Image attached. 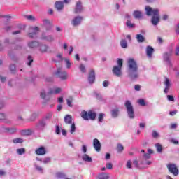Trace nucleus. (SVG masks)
Segmentation results:
<instances>
[{
  "instance_id": "24",
  "label": "nucleus",
  "mask_w": 179,
  "mask_h": 179,
  "mask_svg": "<svg viewBox=\"0 0 179 179\" xmlns=\"http://www.w3.org/2000/svg\"><path fill=\"white\" fill-rule=\"evenodd\" d=\"M55 6L57 10H62V9H64V2L61 1H56L55 3Z\"/></svg>"
},
{
  "instance_id": "11",
  "label": "nucleus",
  "mask_w": 179,
  "mask_h": 179,
  "mask_svg": "<svg viewBox=\"0 0 179 179\" xmlns=\"http://www.w3.org/2000/svg\"><path fill=\"white\" fill-rule=\"evenodd\" d=\"M32 32L28 34L29 38H36L37 37V33L40 31V29L37 27L31 28Z\"/></svg>"
},
{
  "instance_id": "40",
  "label": "nucleus",
  "mask_w": 179,
  "mask_h": 179,
  "mask_svg": "<svg viewBox=\"0 0 179 179\" xmlns=\"http://www.w3.org/2000/svg\"><path fill=\"white\" fill-rule=\"evenodd\" d=\"M120 45H121L122 48H127L128 47V43L127 42V41L125 39H122L120 41Z\"/></svg>"
},
{
  "instance_id": "2",
  "label": "nucleus",
  "mask_w": 179,
  "mask_h": 179,
  "mask_svg": "<svg viewBox=\"0 0 179 179\" xmlns=\"http://www.w3.org/2000/svg\"><path fill=\"white\" fill-rule=\"evenodd\" d=\"M145 13L147 16H152L151 18V23L153 26H157L160 22V15H159V9L152 8L149 6H145Z\"/></svg>"
},
{
  "instance_id": "31",
  "label": "nucleus",
  "mask_w": 179,
  "mask_h": 179,
  "mask_svg": "<svg viewBox=\"0 0 179 179\" xmlns=\"http://www.w3.org/2000/svg\"><path fill=\"white\" fill-rule=\"evenodd\" d=\"M64 62L66 69H71V66H72V63L71 62V60L66 57L64 58Z\"/></svg>"
},
{
  "instance_id": "1",
  "label": "nucleus",
  "mask_w": 179,
  "mask_h": 179,
  "mask_svg": "<svg viewBox=\"0 0 179 179\" xmlns=\"http://www.w3.org/2000/svg\"><path fill=\"white\" fill-rule=\"evenodd\" d=\"M129 77L131 79H138L139 73H138V64L133 58H130L127 62Z\"/></svg>"
},
{
  "instance_id": "51",
  "label": "nucleus",
  "mask_w": 179,
  "mask_h": 179,
  "mask_svg": "<svg viewBox=\"0 0 179 179\" xmlns=\"http://www.w3.org/2000/svg\"><path fill=\"white\" fill-rule=\"evenodd\" d=\"M34 167L37 171H39L40 173H43V167L41 166L37 165V164H34Z\"/></svg>"
},
{
  "instance_id": "64",
  "label": "nucleus",
  "mask_w": 179,
  "mask_h": 179,
  "mask_svg": "<svg viewBox=\"0 0 179 179\" xmlns=\"http://www.w3.org/2000/svg\"><path fill=\"white\" fill-rule=\"evenodd\" d=\"M124 17H125V19H127V20H131V15H129V14H128V13L125 14Z\"/></svg>"
},
{
  "instance_id": "21",
  "label": "nucleus",
  "mask_w": 179,
  "mask_h": 179,
  "mask_svg": "<svg viewBox=\"0 0 179 179\" xmlns=\"http://www.w3.org/2000/svg\"><path fill=\"white\" fill-rule=\"evenodd\" d=\"M47 151H45V148L40 147L36 150L35 153L36 155H38L39 156H43V155H45Z\"/></svg>"
},
{
  "instance_id": "13",
  "label": "nucleus",
  "mask_w": 179,
  "mask_h": 179,
  "mask_svg": "<svg viewBox=\"0 0 179 179\" xmlns=\"http://www.w3.org/2000/svg\"><path fill=\"white\" fill-rule=\"evenodd\" d=\"M34 132V131H33L32 129H22L20 131V134L22 136H29L30 135H33Z\"/></svg>"
},
{
  "instance_id": "32",
  "label": "nucleus",
  "mask_w": 179,
  "mask_h": 179,
  "mask_svg": "<svg viewBox=\"0 0 179 179\" xmlns=\"http://www.w3.org/2000/svg\"><path fill=\"white\" fill-rule=\"evenodd\" d=\"M126 26H127V27H128V29H135V27H136L135 23H132V22H131V20H127L126 22Z\"/></svg>"
},
{
  "instance_id": "12",
  "label": "nucleus",
  "mask_w": 179,
  "mask_h": 179,
  "mask_svg": "<svg viewBox=\"0 0 179 179\" xmlns=\"http://www.w3.org/2000/svg\"><path fill=\"white\" fill-rule=\"evenodd\" d=\"M41 39L45 40V41H48V43H52V41H55V38H54V36L47 35L45 34H42Z\"/></svg>"
},
{
  "instance_id": "5",
  "label": "nucleus",
  "mask_w": 179,
  "mask_h": 179,
  "mask_svg": "<svg viewBox=\"0 0 179 179\" xmlns=\"http://www.w3.org/2000/svg\"><path fill=\"white\" fill-rule=\"evenodd\" d=\"M124 106L127 108L128 117H130L131 120H134V118H135V113L134 112V106H132V103H131L130 101H126Z\"/></svg>"
},
{
  "instance_id": "28",
  "label": "nucleus",
  "mask_w": 179,
  "mask_h": 179,
  "mask_svg": "<svg viewBox=\"0 0 179 179\" xmlns=\"http://www.w3.org/2000/svg\"><path fill=\"white\" fill-rule=\"evenodd\" d=\"M80 115L85 121H89V113H87V111L83 110Z\"/></svg>"
},
{
  "instance_id": "29",
  "label": "nucleus",
  "mask_w": 179,
  "mask_h": 179,
  "mask_svg": "<svg viewBox=\"0 0 179 179\" xmlns=\"http://www.w3.org/2000/svg\"><path fill=\"white\" fill-rule=\"evenodd\" d=\"M99 179H108L110 178V174L106 173H101L98 175Z\"/></svg>"
},
{
  "instance_id": "33",
  "label": "nucleus",
  "mask_w": 179,
  "mask_h": 179,
  "mask_svg": "<svg viewBox=\"0 0 179 179\" xmlns=\"http://www.w3.org/2000/svg\"><path fill=\"white\" fill-rule=\"evenodd\" d=\"M88 118L89 120H96V113L92 112V110H90L88 112Z\"/></svg>"
},
{
  "instance_id": "45",
  "label": "nucleus",
  "mask_w": 179,
  "mask_h": 179,
  "mask_svg": "<svg viewBox=\"0 0 179 179\" xmlns=\"http://www.w3.org/2000/svg\"><path fill=\"white\" fill-rule=\"evenodd\" d=\"M76 131V127L75 126V123H71L70 134H75Z\"/></svg>"
},
{
  "instance_id": "63",
  "label": "nucleus",
  "mask_w": 179,
  "mask_h": 179,
  "mask_svg": "<svg viewBox=\"0 0 179 179\" xmlns=\"http://www.w3.org/2000/svg\"><path fill=\"white\" fill-rule=\"evenodd\" d=\"M175 55L178 56L179 55V46H176V51H175Z\"/></svg>"
},
{
  "instance_id": "56",
  "label": "nucleus",
  "mask_w": 179,
  "mask_h": 179,
  "mask_svg": "<svg viewBox=\"0 0 179 179\" xmlns=\"http://www.w3.org/2000/svg\"><path fill=\"white\" fill-rule=\"evenodd\" d=\"M81 150H82V152H83L84 154L86 153V152H87V147L86 145H83L82 146Z\"/></svg>"
},
{
  "instance_id": "61",
  "label": "nucleus",
  "mask_w": 179,
  "mask_h": 179,
  "mask_svg": "<svg viewBox=\"0 0 179 179\" xmlns=\"http://www.w3.org/2000/svg\"><path fill=\"white\" fill-rule=\"evenodd\" d=\"M134 89L136 92H139L141 90V85H136L134 86Z\"/></svg>"
},
{
  "instance_id": "48",
  "label": "nucleus",
  "mask_w": 179,
  "mask_h": 179,
  "mask_svg": "<svg viewBox=\"0 0 179 179\" xmlns=\"http://www.w3.org/2000/svg\"><path fill=\"white\" fill-rule=\"evenodd\" d=\"M79 69L83 73H86V67L85 66V64H80Z\"/></svg>"
},
{
  "instance_id": "60",
  "label": "nucleus",
  "mask_w": 179,
  "mask_h": 179,
  "mask_svg": "<svg viewBox=\"0 0 179 179\" xmlns=\"http://www.w3.org/2000/svg\"><path fill=\"white\" fill-rule=\"evenodd\" d=\"M108 85H110V83L108 80H105L103 82V86L104 87H108Z\"/></svg>"
},
{
  "instance_id": "35",
  "label": "nucleus",
  "mask_w": 179,
  "mask_h": 179,
  "mask_svg": "<svg viewBox=\"0 0 179 179\" xmlns=\"http://www.w3.org/2000/svg\"><path fill=\"white\" fill-rule=\"evenodd\" d=\"M118 113H120V110L118 109L112 110L111 115L113 118H117V117H118Z\"/></svg>"
},
{
  "instance_id": "43",
  "label": "nucleus",
  "mask_w": 179,
  "mask_h": 179,
  "mask_svg": "<svg viewBox=\"0 0 179 179\" xmlns=\"http://www.w3.org/2000/svg\"><path fill=\"white\" fill-rule=\"evenodd\" d=\"M57 178H65V173L62 172H57L56 173Z\"/></svg>"
},
{
  "instance_id": "8",
  "label": "nucleus",
  "mask_w": 179,
  "mask_h": 179,
  "mask_svg": "<svg viewBox=\"0 0 179 179\" xmlns=\"http://www.w3.org/2000/svg\"><path fill=\"white\" fill-rule=\"evenodd\" d=\"M55 75H56L57 78L62 79V80H66V79H68V73L65 71H62L61 68L57 69Z\"/></svg>"
},
{
  "instance_id": "41",
  "label": "nucleus",
  "mask_w": 179,
  "mask_h": 179,
  "mask_svg": "<svg viewBox=\"0 0 179 179\" xmlns=\"http://www.w3.org/2000/svg\"><path fill=\"white\" fill-rule=\"evenodd\" d=\"M155 147L158 153H162V152H163V147L159 143L155 144Z\"/></svg>"
},
{
  "instance_id": "19",
  "label": "nucleus",
  "mask_w": 179,
  "mask_h": 179,
  "mask_svg": "<svg viewBox=\"0 0 179 179\" xmlns=\"http://www.w3.org/2000/svg\"><path fill=\"white\" fill-rule=\"evenodd\" d=\"M0 121L4 122V124H10V120L8 119V115L5 113H0Z\"/></svg>"
},
{
  "instance_id": "37",
  "label": "nucleus",
  "mask_w": 179,
  "mask_h": 179,
  "mask_svg": "<svg viewBox=\"0 0 179 179\" xmlns=\"http://www.w3.org/2000/svg\"><path fill=\"white\" fill-rule=\"evenodd\" d=\"M39 46L41 52H47V50H48L47 45H40Z\"/></svg>"
},
{
  "instance_id": "16",
  "label": "nucleus",
  "mask_w": 179,
  "mask_h": 179,
  "mask_svg": "<svg viewBox=\"0 0 179 179\" xmlns=\"http://www.w3.org/2000/svg\"><path fill=\"white\" fill-rule=\"evenodd\" d=\"M82 20H83V17L77 16L72 20L71 24L73 26H79L82 23Z\"/></svg>"
},
{
  "instance_id": "15",
  "label": "nucleus",
  "mask_w": 179,
  "mask_h": 179,
  "mask_svg": "<svg viewBox=\"0 0 179 179\" xmlns=\"http://www.w3.org/2000/svg\"><path fill=\"white\" fill-rule=\"evenodd\" d=\"M93 146L96 152L101 150V143L97 138L93 140Z\"/></svg>"
},
{
  "instance_id": "38",
  "label": "nucleus",
  "mask_w": 179,
  "mask_h": 179,
  "mask_svg": "<svg viewBox=\"0 0 179 179\" xmlns=\"http://www.w3.org/2000/svg\"><path fill=\"white\" fill-rule=\"evenodd\" d=\"M25 19H27L30 22H36L37 20V18L33 15H25Z\"/></svg>"
},
{
  "instance_id": "58",
  "label": "nucleus",
  "mask_w": 179,
  "mask_h": 179,
  "mask_svg": "<svg viewBox=\"0 0 179 179\" xmlns=\"http://www.w3.org/2000/svg\"><path fill=\"white\" fill-rule=\"evenodd\" d=\"M127 169H132V162L131 161H127Z\"/></svg>"
},
{
  "instance_id": "52",
  "label": "nucleus",
  "mask_w": 179,
  "mask_h": 179,
  "mask_svg": "<svg viewBox=\"0 0 179 179\" xmlns=\"http://www.w3.org/2000/svg\"><path fill=\"white\" fill-rule=\"evenodd\" d=\"M138 104H140V106H142L143 107H144V106H146V103L145 102L144 99H139L138 101Z\"/></svg>"
},
{
  "instance_id": "47",
  "label": "nucleus",
  "mask_w": 179,
  "mask_h": 179,
  "mask_svg": "<svg viewBox=\"0 0 179 179\" xmlns=\"http://www.w3.org/2000/svg\"><path fill=\"white\" fill-rule=\"evenodd\" d=\"M33 61H34L33 57L31 56H28L27 62V66H30L31 65Z\"/></svg>"
},
{
  "instance_id": "36",
  "label": "nucleus",
  "mask_w": 179,
  "mask_h": 179,
  "mask_svg": "<svg viewBox=\"0 0 179 179\" xmlns=\"http://www.w3.org/2000/svg\"><path fill=\"white\" fill-rule=\"evenodd\" d=\"M66 100L67 106H69V107H73L72 101H73V97L71 96H69L68 99H66Z\"/></svg>"
},
{
  "instance_id": "9",
  "label": "nucleus",
  "mask_w": 179,
  "mask_h": 179,
  "mask_svg": "<svg viewBox=\"0 0 179 179\" xmlns=\"http://www.w3.org/2000/svg\"><path fill=\"white\" fill-rule=\"evenodd\" d=\"M167 169L169 170V173H171L175 176H178V168L177 167V165L175 164H169L167 165Z\"/></svg>"
},
{
  "instance_id": "46",
  "label": "nucleus",
  "mask_w": 179,
  "mask_h": 179,
  "mask_svg": "<svg viewBox=\"0 0 179 179\" xmlns=\"http://www.w3.org/2000/svg\"><path fill=\"white\" fill-rule=\"evenodd\" d=\"M117 150L119 153H121V152H122V150H124V146L122 145V144H117Z\"/></svg>"
},
{
  "instance_id": "20",
  "label": "nucleus",
  "mask_w": 179,
  "mask_h": 179,
  "mask_svg": "<svg viewBox=\"0 0 179 179\" xmlns=\"http://www.w3.org/2000/svg\"><path fill=\"white\" fill-rule=\"evenodd\" d=\"M164 85H165L164 93H169V90H170V86H171V84L170 83V80L166 78Z\"/></svg>"
},
{
  "instance_id": "59",
  "label": "nucleus",
  "mask_w": 179,
  "mask_h": 179,
  "mask_svg": "<svg viewBox=\"0 0 179 179\" xmlns=\"http://www.w3.org/2000/svg\"><path fill=\"white\" fill-rule=\"evenodd\" d=\"M167 99L169 100V101H174V96L171 95H168Z\"/></svg>"
},
{
  "instance_id": "7",
  "label": "nucleus",
  "mask_w": 179,
  "mask_h": 179,
  "mask_svg": "<svg viewBox=\"0 0 179 179\" xmlns=\"http://www.w3.org/2000/svg\"><path fill=\"white\" fill-rule=\"evenodd\" d=\"M45 127H47V121L45 119H42L36 124L35 129L36 131H44Z\"/></svg>"
},
{
  "instance_id": "27",
  "label": "nucleus",
  "mask_w": 179,
  "mask_h": 179,
  "mask_svg": "<svg viewBox=\"0 0 179 179\" xmlns=\"http://www.w3.org/2000/svg\"><path fill=\"white\" fill-rule=\"evenodd\" d=\"M56 58L59 59L58 61L55 60V59H53L52 61L55 62V64H58V62H62V61H64L65 58L62 57V54L59 53L56 55Z\"/></svg>"
},
{
  "instance_id": "30",
  "label": "nucleus",
  "mask_w": 179,
  "mask_h": 179,
  "mask_svg": "<svg viewBox=\"0 0 179 179\" xmlns=\"http://www.w3.org/2000/svg\"><path fill=\"white\" fill-rule=\"evenodd\" d=\"M82 159L83 160V162H87L88 163H92V157L86 154H84L82 156Z\"/></svg>"
},
{
  "instance_id": "14",
  "label": "nucleus",
  "mask_w": 179,
  "mask_h": 179,
  "mask_svg": "<svg viewBox=\"0 0 179 179\" xmlns=\"http://www.w3.org/2000/svg\"><path fill=\"white\" fill-rule=\"evenodd\" d=\"M74 12L75 13H82V12H83V6L82 5V2H76Z\"/></svg>"
},
{
  "instance_id": "6",
  "label": "nucleus",
  "mask_w": 179,
  "mask_h": 179,
  "mask_svg": "<svg viewBox=\"0 0 179 179\" xmlns=\"http://www.w3.org/2000/svg\"><path fill=\"white\" fill-rule=\"evenodd\" d=\"M173 48L169 49V52H165L163 54V60L166 62L168 65H171V55H173Z\"/></svg>"
},
{
  "instance_id": "25",
  "label": "nucleus",
  "mask_w": 179,
  "mask_h": 179,
  "mask_svg": "<svg viewBox=\"0 0 179 179\" xmlns=\"http://www.w3.org/2000/svg\"><path fill=\"white\" fill-rule=\"evenodd\" d=\"M43 24L46 27V30H51V27H52V24H51V21L50 20L45 19L43 20Z\"/></svg>"
},
{
  "instance_id": "62",
  "label": "nucleus",
  "mask_w": 179,
  "mask_h": 179,
  "mask_svg": "<svg viewBox=\"0 0 179 179\" xmlns=\"http://www.w3.org/2000/svg\"><path fill=\"white\" fill-rule=\"evenodd\" d=\"M143 157H144V159H150V154H149L148 152L145 153V154H144Z\"/></svg>"
},
{
  "instance_id": "53",
  "label": "nucleus",
  "mask_w": 179,
  "mask_h": 179,
  "mask_svg": "<svg viewBox=\"0 0 179 179\" xmlns=\"http://www.w3.org/2000/svg\"><path fill=\"white\" fill-rule=\"evenodd\" d=\"M50 162H51V158L47 157L43 159V163H44V164H47L48 163H50Z\"/></svg>"
},
{
  "instance_id": "23",
  "label": "nucleus",
  "mask_w": 179,
  "mask_h": 179,
  "mask_svg": "<svg viewBox=\"0 0 179 179\" xmlns=\"http://www.w3.org/2000/svg\"><path fill=\"white\" fill-rule=\"evenodd\" d=\"M133 16L135 19H142L143 14L141 10H134L133 12Z\"/></svg>"
},
{
  "instance_id": "55",
  "label": "nucleus",
  "mask_w": 179,
  "mask_h": 179,
  "mask_svg": "<svg viewBox=\"0 0 179 179\" xmlns=\"http://www.w3.org/2000/svg\"><path fill=\"white\" fill-rule=\"evenodd\" d=\"M103 118H104V114H103V113L99 114V122H103Z\"/></svg>"
},
{
  "instance_id": "3",
  "label": "nucleus",
  "mask_w": 179,
  "mask_h": 179,
  "mask_svg": "<svg viewBox=\"0 0 179 179\" xmlns=\"http://www.w3.org/2000/svg\"><path fill=\"white\" fill-rule=\"evenodd\" d=\"M62 92V89L61 87H55L52 90H50L49 92H46L45 90H43L41 91L40 97L45 100L43 103V106H45L48 101H50L51 97L50 95L51 94H59Z\"/></svg>"
},
{
  "instance_id": "39",
  "label": "nucleus",
  "mask_w": 179,
  "mask_h": 179,
  "mask_svg": "<svg viewBox=\"0 0 179 179\" xmlns=\"http://www.w3.org/2000/svg\"><path fill=\"white\" fill-rule=\"evenodd\" d=\"M16 152L17 153V155H24V153H26V149L24 148H18L16 150Z\"/></svg>"
},
{
  "instance_id": "42",
  "label": "nucleus",
  "mask_w": 179,
  "mask_h": 179,
  "mask_svg": "<svg viewBox=\"0 0 179 179\" xmlns=\"http://www.w3.org/2000/svg\"><path fill=\"white\" fill-rule=\"evenodd\" d=\"M52 118V113H48L45 115V117L43 120L47 121V120H51Z\"/></svg>"
},
{
  "instance_id": "49",
  "label": "nucleus",
  "mask_w": 179,
  "mask_h": 179,
  "mask_svg": "<svg viewBox=\"0 0 179 179\" xmlns=\"http://www.w3.org/2000/svg\"><path fill=\"white\" fill-rule=\"evenodd\" d=\"M17 132V128L16 127H10V133L11 135H13V134H16Z\"/></svg>"
},
{
  "instance_id": "57",
  "label": "nucleus",
  "mask_w": 179,
  "mask_h": 179,
  "mask_svg": "<svg viewBox=\"0 0 179 179\" xmlns=\"http://www.w3.org/2000/svg\"><path fill=\"white\" fill-rule=\"evenodd\" d=\"M55 132L57 135H59V134H61V128H59V126L58 125L56 126Z\"/></svg>"
},
{
  "instance_id": "17",
  "label": "nucleus",
  "mask_w": 179,
  "mask_h": 179,
  "mask_svg": "<svg viewBox=\"0 0 179 179\" xmlns=\"http://www.w3.org/2000/svg\"><path fill=\"white\" fill-rule=\"evenodd\" d=\"M38 117V113L37 112H34L29 118L25 120V122H34Z\"/></svg>"
},
{
  "instance_id": "54",
  "label": "nucleus",
  "mask_w": 179,
  "mask_h": 179,
  "mask_svg": "<svg viewBox=\"0 0 179 179\" xmlns=\"http://www.w3.org/2000/svg\"><path fill=\"white\" fill-rule=\"evenodd\" d=\"M17 121H21L22 122H26V120L22 117V115H18L17 117Z\"/></svg>"
},
{
  "instance_id": "4",
  "label": "nucleus",
  "mask_w": 179,
  "mask_h": 179,
  "mask_svg": "<svg viewBox=\"0 0 179 179\" xmlns=\"http://www.w3.org/2000/svg\"><path fill=\"white\" fill-rule=\"evenodd\" d=\"M117 62L118 66H113L112 72L115 76L120 77L122 75V72L121 71V69H122V59H117Z\"/></svg>"
},
{
  "instance_id": "22",
  "label": "nucleus",
  "mask_w": 179,
  "mask_h": 179,
  "mask_svg": "<svg viewBox=\"0 0 179 179\" xmlns=\"http://www.w3.org/2000/svg\"><path fill=\"white\" fill-rule=\"evenodd\" d=\"M155 52V49L151 46H147L146 48V55L148 58H152V55Z\"/></svg>"
},
{
  "instance_id": "34",
  "label": "nucleus",
  "mask_w": 179,
  "mask_h": 179,
  "mask_svg": "<svg viewBox=\"0 0 179 179\" xmlns=\"http://www.w3.org/2000/svg\"><path fill=\"white\" fill-rule=\"evenodd\" d=\"M136 38L138 43H143V41H145V37L139 34L136 36Z\"/></svg>"
},
{
  "instance_id": "10",
  "label": "nucleus",
  "mask_w": 179,
  "mask_h": 179,
  "mask_svg": "<svg viewBox=\"0 0 179 179\" xmlns=\"http://www.w3.org/2000/svg\"><path fill=\"white\" fill-rule=\"evenodd\" d=\"M96 80V73L94 70L91 69L88 76V82L90 85H93Z\"/></svg>"
},
{
  "instance_id": "44",
  "label": "nucleus",
  "mask_w": 179,
  "mask_h": 179,
  "mask_svg": "<svg viewBox=\"0 0 179 179\" xmlns=\"http://www.w3.org/2000/svg\"><path fill=\"white\" fill-rule=\"evenodd\" d=\"M23 138H16L13 140V143H23Z\"/></svg>"
},
{
  "instance_id": "18",
  "label": "nucleus",
  "mask_w": 179,
  "mask_h": 179,
  "mask_svg": "<svg viewBox=\"0 0 179 179\" xmlns=\"http://www.w3.org/2000/svg\"><path fill=\"white\" fill-rule=\"evenodd\" d=\"M27 45L29 48L34 50V48H37V47H40V43L36 41H31L28 42Z\"/></svg>"
},
{
  "instance_id": "50",
  "label": "nucleus",
  "mask_w": 179,
  "mask_h": 179,
  "mask_svg": "<svg viewBox=\"0 0 179 179\" xmlns=\"http://www.w3.org/2000/svg\"><path fill=\"white\" fill-rule=\"evenodd\" d=\"M10 70L12 73H15L16 72V66L14 64L10 65Z\"/></svg>"
},
{
  "instance_id": "26",
  "label": "nucleus",
  "mask_w": 179,
  "mask_h": 179,
  "mask_svg": "<svg viewBox=\"0 0 179 179\" xmlns=\"http://www.w3.org/2000/svg\"><path fill=\"white\" fill-rule=\"evenodd\" d=\"M64 122L65 124H66V125H69L72 123V116H71V115H66L64 117Z\"/></svg>"
}]
</instances>
